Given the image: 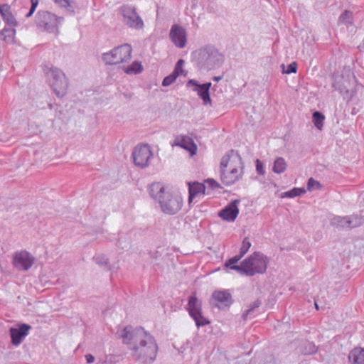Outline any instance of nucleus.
<instances>
[{
	"label": "nucleus",
	"mask_w": 364,
	"mask_h": 364,
	"mask_svg": "<svg viewBox=\"0 0 364 364\" xmlns=\"http://www.w3.org/2000/svg\"><path fill=\"white\" fill-rule=\"evenodd\" d=\"M117 334L129 346L132 357L144 364L152 363L156 358L158 345L154 336L142 327L127 326Z\"/></svg>",
	"instance_id": "1"
},
{
	"label": "nucleus",
	"mask_w": 364,
	"mask_h": 364,
	"mask_svg": "<svg viewBox=\"0 0 364 364\" xmlns=\"http://www.w3.org/2000/svg\"><path fill=\"white\" fill-rule=\"evenodd\" d=\"M318 302H319V299L315 300V302H314L315 307L317 310L319 309L318 304Z\"/></svg>",
	"instance_id": "53"
},
{
	"label": "nucleus",
	"mask_w": 364,
	"mask_h": 364,
	"mask_svg": "<svg viewBox=\"0 0 364 364\" xmlns=\"http://www.w3.org/2000/svg\"><path fill=\"white\" fill-rule=\"evenodd\" d=\"M348 229L360 226L364 223V218L358 215H348Z\"/></svg>",
	"instance_id": "30"
},
{
	"label": "nucleus",
	"mask_w": 364,
	"mask_h": 364,
	"mask_svg": "<svg viewBox=\"0 0 364 364\" xmlns=\"http://www.w3.org/2000/svg\"><path fill=\"white\" fill-rule=\"evenodd\" d=\"M269 259L259 252H255L244 259L245 267V275L252 277L255 274H263L266 272Z\"/></svg>",
	"instance_id": "3"
},
{
	"label": "nucleus",
	"mask_w": 364,
	"mask_h": 364,
	"mask_svg": "<svg viewBox=\"0 0 364 364\" xmlns=\"http://www.w3.org/2000/svg\"><path fill=\"white\" fill-rule=\"evenodd\" d=\"M305 193L306 190L304 188H294L291 190L284 193L282 197L294 198L301 196Z\"/></svg>",
	"instance_id": "34"
},
{
	"label": "nucleus",
	"mask_w": 364,
	"mask_h": 364,
	"mask_svg": "<svg viewBox=\"0 0 364 364\" xmlns=\"http://www.w3.org/2000/svg\"><path fill=\"white\" fill-rule=\"evenodd\" d=\"M119 14L123 17L122 22L130 28L140 30L144 26L141 17L132 5L123 4L118 9Z\"/></svg>",
	"instance_id": "8"
},
{
	"label": "nucleus",
	"mask_w": 364,
	"mask_h": 364,
	"mask_svg": "<svg viewBox=\"0 0 364 364\" xmlns=\"http://www.w3.org/2000/svg\"><path fill=\"white\" fill-rule=\"evenodd\" d=\"M31 326L26 323H19L16 327H11L9 328V335L11 336V342L15 346H19L26 336L28 335Z\"/></svg>",
	"instance_id": "15"
},
{
	"label": "nucleus",
	"mask_w": 364,
	"mask_h": 364,
	"mask_svg": "<svg viewBox=\"0 0 364 364\" xmlns=\"http://www.w3.org/2000/svg\"><path fill=\"white\" fill-rule=\"evenodd\" d=\"M188 140H189L188 144L186 143V139L185 137H182L179 141L176 142V144L189 151L191 155L193 156L196 154L197 147L192 139L188 138Z\"/></svg>",
	"instance_id": "25"
},
{
	"label": "nucleus",
	"mask_w": 364,
	"mask_h": 364,
	"mask_svg": "<svg viewBox=\"0 0 364 364\" xmlns=\"http://www.w3.org/2000/svg\"><path fill=\"white\" fill-rule=\"evenodd\" d=\"M171 42L178 48H183L186 46L187 33L186 29L178 24H173L169 32Z\"/></svg>",
	"instance_id": "14"
},
{
	"label": "nucleus",
	"mask_w": 364,
	"mask_h": 364,
	"mask_svg": "<svg viewBox=\"0 0 364 364\" xmlns=\"http://www.w3.org/2000/svg\"><path fill=\"white\" fill-rule=\"evenodd\" d=\"M251 247V242L249 241L247 237L244 238L242 242V246L240 250L239 255L242 257L249 250Z\"/></svg>",
	"instance_id": "38"
},
{
	"label": "nucleus",
	"mask_w": 364,
	"mask_h": 364,
	"mask_svg": "<svg viewBox=\"0 0 364 364\" xmlns=\"http://www.w3.org/2000/svg\"><path fill=\"white\" fill-rule=\"evenodd\" d=\"M36 6H31V8L29 9V11L31 14H33V13L35 12L36 11Z\"/></svg>",
	"instance_id": "49"
},
{
	"label": "nucleus",
	"mask_w": 364,
	"mask_h": 364,
	"mask_svg": "<svg viewBox=\"0 0 364 364\" xmlns=\"http://www.w3.org/2000/svg\"><path fill=\"white\" fill-rule=\"evenodd\" d=\"M0 15L7 26L16 27L18 25L9 4H0Z\"/></svg>",
	"instance_id": "18"
},
{
	"label": "nucleus",
	"mask_w": 364,
	"mask_h": 364,
	"mask_svg": "<svg viewBox=\"0 0 364 364\" xmlns=\"http://www.w3.org/2000/svg\"><path fill=\"white\" fill-rule=\"evenodd\" d=\"M54 2L61 7H64L67 9L68 11L73 12V10L71 9L72 7L70 4L69 0H53Z\"/></svg>",
	"instance_id": "43"
},
{
	"label": "nucleus",
	"mask_w": 364,
	"mask_h": 364,
	"mask_svg": "<svg viewBox=\"0 0 364 364\" xmlns=\"http://www.w3.org/2000/svg\"><path fill=\"white\" fill-rule=\"evenodd\" d=\"M33 14H31L30 12H28L26 14V18H29L32 16Z\"/></svg>",
	"instance_id": "54"
},
{
	"label": "nucleus",
	"mask_w": 364,
	"mask_h": 364,
	"mask_svg": "<svg viewBox=\"0 0 364 364\" xmlns=\"http://www.w3.org/2000/svg\"><path fill=\"white\" fill-rule=\"evenodd\" d=\"M58 19L63 20L54 14L45 10H40L35 16V23L42 31L58 33Z\"/></svg>",
	"instance_id": "4"
},
{
	"label": "nucleus",
	"mask_w": 364,
	"mask_h": 364,
	"mask_svg": "<svg viewBox=\"0 0 364 364\" xmlns=\"http://www.w3.org/2000/svg\"><path fill=\"white\" fill-rule=\"evenodd\" d=\"M318 347L313 343L306 341L301 347V353L304 355H312L317 352Z\"/></svg>",
	"instance_id": "31"
},
{
	"label": "nucleus",
	"mask_w": 364,
	"mask_h": 364,
	"mask_svg": "<svg viewBox=\"0 0 364 364\" xmlns=\"http://www.w3.org/2000/svg\"><path fill=\"white\" fill-rule=\"evenodd\" d=\"M240 202V200L239 199H235L231 201L218 213V216L225 221H235L239 214V208L237 205Z\"/></svg>",
	"instance_id": "16"
},
{
	"label": "nucleus",
	"mask_w": 364,
	"mask_h": 364,
	"mask_svg": "<svg viewBox=\"0 0 364 364\" xmlns=\"http://www.w3.org/2000/svg\"><path fill=\"white\" fill-rule=\"evenodd\" d=\"M188 186V203H191L193 199L198 194H205V190L207 188L205 185L198 182H193L192 183H189Z\"/></svg>",
	"instance_id": "22"
},
{
	"label": "nucleus",
	"mask_w": 364,
	"mask_h": 364,
	"mask_svg": "<svg viewBox=\"0 0 364 364\" xmlns=\"http://www.w3.org/2000/svg\"><path fill=\"white\" fill-rule=\"evenodd\" d=\"M224 61V55L212 46L200 48L198 51L197 66L200 70H210L220 67Z\"/></svg>",
	"instance_id": "2"
},
{
	"label": "nucleus",
	"mask_w": 364,
	"mask_h": 364,
	"mask_svg": "<svg viewBox=\"0 0 364 364\" xmlns=\"http://www.w3.org/2000/svg\"><path fill=\"white\" fill-rule=\"evenodd\" d=\"M242 259L241 256L239 255H235L229 259H228L225 262V267L227 268H230V269L235 270L241 274H245V264L244 260L241 262L240 265H237V263Z\"/></svg>",
	"instance_id": "21"
},
{
	"label": "nucleus",
	"mask_w": 364,
	"mask_h": 364,
	"mask_svg": "<svg viewBox=\"0 0 364 364\" xmlns=\"http://www.w3.org/2000/svg\"><path fill=\"white\" fill-rule=\"evenodd\" d=\"M178 77V76L177 75L172 72L170 75L164 78L162 81V85L166 87L171 85L173 82L176 81Z\"/></svg>",
	"instance_id": "39"
},
{
	"label": "nucleus",
	"mask_w": 364,
	"mask_h": 364,
	"mask_svg": "<svg viewBox=\"0 0 364 364\" xmlns=\"http://www.w3.org/2000/svg\"><path fill=\"white\" fill-rule=\"evenodd\" d=\"M287 167V164L286 161L282 157H277L273 165L272 171L276 173H284Z\"/></svg>",
	"instance_id": "27"
},
{
	"label": "nucleus",
	"mask_w": 364,
	"mask_h": 364,
	"mask_svg": "<svg viewBox=\"0 0 364 364\" xmlns=\"http://www.w3.org/2000/svg\"><path fill=\"white\" fill-rule=\"evenodd\" d=\"M321 183L318 181L314 180L313 178H310L308 180L307 189L309 191H313L314 189H319V188H321Z\"/></svg>",
	"instance_id": "42"
},
{
	"label": "nucleus",
	"mask_w": 364,
	"mask_h": 364,
	"mask_svg": "<svg viewBox=\"0 0 364 364\" xmlns=\"http://www.w3.org/2000/svg\"><path fill=\"white\" fill-rule=\"evenodd\" d=\"M132 156L136 166L144 168L149 165L153 153L149 144L138 145L134 149Z\"/></svg>",
	"instance_id": "11"
},
{
	"label": "nucleus",
	"mask_w": 364,
	"mask_h": 364,
	"mask_svg": "<svg viewBox=\"0 0 364 364\" xmlns=\"http://www.w3.org/2000/svg\"><path fill=\"white\" fill-rule=\"evenodd\" d=\"M124 71L128 75H137L143 71V66L141 63L134 61L132 65L124 68Z\"/></svg>",
	"instance_id": "28"
},
{
	"label": "nucleus",
	"mask_w": 364,
	"mask_h": 364,
	"mask_svg": "<svg viewBox=\"0 0 364 364\" xmlns=\"http://www.w3.org/2000/svg\"><path fill=\"white\" fill-rule=\"evenodd\" d=\"M16 35L15 27L6 26L0 31V40H2L8 43L14 41Z\"/></svg>",
	"instance_id": "24"
},
{
	"label": "nucleus",
	"mask_w": 364,
	"mask_h": 364,
	"mask_svg": "<svg viewBox=\"0 0 364 364\" xmlns=\"http://www.w3.org/2000/svg\"><path fill=\"white\" fill-rule=\"evenodd\" d=\"M191 318L196 322V325L197 326L198 328L200 326H205L210 323V321L207 318L203 316L202 311L198 314L192 315Z\"/></svg>",
	"instance_id": "33"
},
{
	"label": "nucleus",
	"mask_w": 364,
	"mask_h": 364,
	"mask_svg": "<svg viewBox=\"0 0 364 364\" xmlns=\"http://www.w3.org/2000/svg\"><path fill=\"white\" fill-rule=\"evenodd\" d=\"M158 203L164 213L172 215L176 214L181 209L183 199L179 195L168 191L162 196H160Z\"/></svg>",
	"instance_id": "10"
},
{
	"label": "nucleus",
	"mask_w": 364,
	"mask_h": 364,
	"mask_svg": "<svg viewBox=\"0 0 364 364\" xmlns=\"http://www.w3.org/2000/svg\"><path fill=\"white\" fill-rule=\"evenodd\" d=\"M256 171L257 173L259 175H264L265 173L263 163L259 159L256 160Z\"/></svg>",
	"instance_id": "45"
},
{
	"label": "nucleus",
	"mask_w": 364,
	"mask_h": 364,
	"mask_svg": "<svg viewBox=\"0 0 364 364\" xmlns=\"http://www.w3.org/2000/svg\"><path fill=\"white\" fill-rule=\"evenodd\" d=\"M359 49L362 51V50H364V38H363V43L362 44H360L359 46H358Z\"/></svg>",
	"instance_id": "52"
},
{
	"label": "nucleus",
	"mask_w": 364,
	"mask_h": 364,
	"mask_svg": "<svg viewBox=\"0 0 364 364\" xmlns=\"http://www.w3.org/2000/svg\"><path fill=\"white\" fill-rule=\"evenodd\" d=\"M262 304V301L259 299H257L254 301V303L250 306V308L242 314V318L244 320L247 319V316L252 314L254 310L258 308Z\"/></svg>",
	"instance_id": "37"
},
{
	"label": "nucleus",
	"mask_w": 364,
	"mask_h": 364,
	"mask_svg": "<svg viewBox=\"0 0 364 364\" xmlns=\"http://www.w3.org/2000/svg\"><path fill=\"white\" fill-rule=\"evenodd\" d=\"M149 191L151 197L158 202L160 200V196H162L164 193L168 191L161 183H151L149 186Z\"/></svg>",
	"instance_id": "23"
},
{
	"label": "nucleus",
	"mask_w": 364,
	"mask_h": 364,
	"mask_svg": "<svg viewBox=\"0 0 364 364\" xmlns=\"http://www.w3.org/2000/svg\"><path fill=\"white\" fill-rule=\"evenodd\" d=\"M222 79H223V75H220V76H214V77H213V81H215V82H218V81H220V80H222Z\"/></svg>",
	"instance_id": "48"
},
{
	"label": "nucleus",
	"mask_w": 364,
	"mask_h": 364,
	"mask_svg": "<svg viewBox=\"0 0 364 364\" xmlns=\"http://www.w3.org/2000/svg\"><path fill=\"white\" fill-rule=\"evenodd\" d=\"M325 116L318 111L314 112L312 114V121L314 126L319 130H321L323 126Z\"/></svg>",
	"instance_id": "32"
},
{
	"label": "nucleus",
	"mask_w": 364,
	"mask_h": 364,
	"mask_svg": "<svg viewBox=\"0 0 364 364\" xmlns=\"http://www.w3.org/2000/svg\"><path fill=\"white\" fill-rule=\"evenodd\" d=\"M331 223L332 225L336 226L338 228L348 229V216H334Z\"/></svg>",
	"instance_id": "26"
},
{
	"label": "nucleus",
	"mask_w": 364,
	"mask_h": 364,
	"mask_svg": "<svg viewBox=\"0 0 364 364\" xmlns=\"http://www.w3.org/2000/svg\"><path fill=\"white\" fill-rule=\"evenodd\" d=\"M48 80L58 97H63L68 89V81L65 73L58 68H51L48 73Z\"/></svg>",
	"instance_id": "7"
},
{
	"label": "nucleus",
	"mask_w": 364,
	"mask_h": 364,
	"mask_svg": "<svg viewBox=\"0 0 364 364\" xmlns=\"http://www.w3.org/2000/svg\"><path fill=\"white\" fill-rule=\"evenodd\" d=\"M282 67L283 69V73L286 74L296 73L297 70V64L296 62H292L291 63L289 64L286 70L284 69V64H282Z\"/></svg>",
	"instance_id": "41"
},
{
	"label": "nucleus",
	"mask_w": 364,
	"mask_h": 364,
	"mask_svg": "<svg viewBox=\"0 0 364 364\" xmlns=\"http://www.w3.org/2000/svg\"><path fill=\"white\" fill-rule=\"evenodd\" d=\"M212 298L218 303L217 306L220 309L230 307L234 301L231 293L228 289L214 291Z\"/></svg>",
	"instance_id": "17"
},
{
	"label": "nucleus",
	"mask_w": 364,
	"mask_h": 364,
	"mask_svg": "<svg viewBox=\"0 0 364 364\" xmlns=\"http://www.w3.org/2000/svg\"><path fill=\"white\" fill-rule=\"evenodd\" d=\"M186 309L191 317H192V315L202 311V302L198 299L195 294L189 296Z\"/></svg>",
	"instance_id": "19"
},
{
	"label": "nucleus",
	"mask_w": 364,
	"mask_h": 364,
	"mask_svg": "<svg viewBox=\"0 0 364 364\" xmlns=\"http://www.w3.org/2000/svg\"><path fill=\"white\" fill-rule=\"evenodd\" d=\"M206 186L211 189L213 190L215 188H219L220 185L218 182H216L214 179L208 178L205 181Z\"/></svg>",
	"instance_id": "44"
},
{
	"label": "nucleus",
	"mask_w": 364,
	"mask_h": 364,
	"mask_svg": "<svg viewBox=\"0 0 364 364\" xmlns=\"http://www.w3.org/2000/svg\"><path fill=\"white\" fill-rule=\"evenodd\" d=\"M35 258L27 251L16 252L14 256V266L23 271L28 270L33 264Z\"/></svg>",
	"instance_id": "13"
},
{
	"label": "nucleus",
	"mask_w": 364,
	"mask_h": 364,
	"mask_svg": "<svg viewBox=\"0 0 364 364\" xmlns=\"http://www.w3.org/2000/svg\"><path fill=\"white\" fill-rule=\"evenodd\" d=\"M132 48L128 43L117 46L108 53L102 55V60L108 65H116L131 59Z\"/></svg>",
	"instance_id": "5"
},
{
	"label": "nucleus",
	"mask_w": 364,
	"mask_h": 364,
	"mask_svg": "<svg viewBox=\"0 0 364 364\" xmlns=\"http://www.w3.org/2000/svg\"><path fill=\"white\" fill-rule=\"evenodd\" d=\"M183 67L176 63L173 73L179 76L183 74Z\"/></svg>",
	"instance_id": "46"
},
{
	"label": "nucleus",
	"mask_w": 364,
	"mask_h": 364,
	"mask_svg": "<svg viewBox=\"0 0 364 364\" xmlns=\"http://www.w3.org/2000/svg\"><path fill=\"white\" fill-rule=\"evenodd\" d=\"M348 358L350 364H364V348H354L350 351Z\"/></svg>",
	"instance_id": "20"
},
{
	"label": "nucleus",
	"mask_w": 364,
	"mask_h": 364,
	"mask_svg": "<svg viewBox=\"0 0 364 364\" xmlns=\"http://www.w3.org/2000/svg\"><path fill=\"white\" fill-rule=\"evenodd\" d=\"M93 259H94L95 262L99 265L108 266V264H109L108 258H107L106 256L102 254L98 255L94 257Z\"/></svg>",
	"instance_id": "40"
},
{
	"label": "nucleus",
	"mask_w": 364,
	"mask_h": 364,
	"mask_svg": "<svg viewBox=\"0 0 364 364\" xmlns=\"http://www.w3.org/2000/svg\"><path fill=\"white\" fill-rule=\"evenodd\" d=\"M85 358L87 363H92L95 361V357L92 354H87Z\"/></svg>",
	"instance_id": "47"
},
{
	"label": "nucleus",
	"mask_w": 364,
	"mask_h": 364,
	"mask_svg": "<svg viewBox=\"0 0 364 364\" xmlns=\"http://www.w3.org/2000/svg\"><path fill=\"white\" fill-rule=\"evenodd\" d=\"M244 164L241 156L237 152L230 164V170L228 171L225 170L220 173L222 182L230 186L238 181L243 174Z\"/></svg>",
	"instance_id": "9"
},
{
	"label": "nucleus",
	"mask_w": 364,
	"mask_h": 364,
	"mask_svg": "<svg viewBox=\"0 0 364 364\" xmlns=\"http://www.w3.org/2000/svg\"><path fill=\"white\" fill-rule=\"evenodd\" d=\"M186 86L197 92L198 97L203 100L204 105L212 104L210 96V88L212 86L211 82L200 84L196 80H189L186 83Z\"/></svg>",
	"instance_id": "12"
},
{
	"label": "nucleus",
	"mask_w": 364,
	"mask_h": 364,
	"mask_svg": "<svg viewBox=\"0 0 364 364\" xmlns=\"http://www.w3.org/2000/svg\"><path fill=\"white\" fill-rule=\"evenodd\" d=\"M122 359L121 355L109 354L107 355L104 360L105 364H117Z\"/></svg>",
	"instance_id": "36"
},
{
	"label": "nucleus",
	"mask_w": 364,
	"mask_h": 364,
	"mask_svg": "<svg viewBox=\"0 0 364 364\" xmlns=\"http://www.w3.org/2000/svg\"><path fill=\"white\" fill-rule=\"evenodd\" d=\"M352 20H353V13L348 10H346L343 14H341V15L340 16L339 19H338L339 23H343V24H348V23L351 24Z\"/></svg>",
	"instance_id": "35"
},
{
	"label": "nucleus",
	"mask_w": 364,
	"mask_h": 364,
	"mask_svg": "<svg viewBox=\"0 0 364 364\" xmlns=\"http://www.w3.org/2000/svg\"><path fill=\"white\" fill-rule=\"evenodd\" d=\"M235 154L234 153V150L231 149L228 151L221 159L220 161V173L226 170V168L229 164V162L232 161Z\"/></svg>",
	"instance_id": "29"
},
{
	"label": "nucleus",
	"mask_w": 364,
	"mask_h": 364,
	"mask_svg": "<svg viewBox=\"0 0 364 364\" xmlns=\"http://www.w3.org/2000/svg\"><path fill=\"white\" fill-rule=\"evenodd\" d=\"M184 63L185 61L183 59H179L176 63L183 67Z\"/></svg>",
	"instance_id": "51"
},
{
	"label": "nucleus",
	"mask_w": 364,
	"mask_h": 364,
	"mask_svg": "<svg viewBox=\"0 0 364 364\" xmlns=\"http://www.w3.org/2000/svg\"><path fill=\"white\" fill-rule=\"evenodd\" d=\"M31 6H35L37 7L38 4V0H31Z\"/></svg>",
	"instance_id": "50"
},
{
	"label": "nucleus",
	"mask_w": 364,
	"mask_h": 364,
	"mask_svg": "<svg viewBox=\"0 0 364 364\" xmlns=\"http://www.w3.org/2000/svg\"><path fill=\"white\" fill-rule=\"evenodd\" d=\"M345 73L346 78L344 74L336 76L333 85L335 90L339 91L343 95V99L348 102L353 96V87L355 82V77L350 70H346Z\"/></svg>",
	"instance_id": "6"
}]
</instances>
